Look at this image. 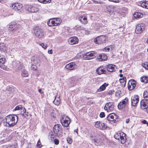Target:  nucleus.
Wrapping results in <instances>:
<instances>
[{
  "instance_id": "nucleus-24",
  "label": "nucleus",
  "mask_w": 148,
  "mask_h": 148,
  "mask_svg": "<svg viewBox=\"0 0 148 148\" xmlns=\"http://www.w3.org/2000/svg\"><path fill=\"white\" fill-rule=\"evenodd\" d=\"M98 59L100 61H102L106 60L108 58L106 55L104 54H100L98 57Z\"/></svg>"
},
{
  "instance_id": "nucleus-42",
  "label": "nucleus",
  "mask_w": 148,
  "mask_h": 148,
  "mask_svg": "<svg viewBox=\"0 0 148 148\" xmlns=\"http://www.w3.org/2000/svg\"><path fill=\"white\" fill-rule=\"evenodd\" d=\"M37 146L39 147V148H40L42 147V145L40 140H39L37 144Z\"/></svg>"
},
{
  "instance_id": "nucleus-41",
  "label": "nucleus",
  "mask_w": 148,
  "mask_h": 148,
  "mask_svg": "<svg viewBox=\"0 0 148 148\" xmlns=\"http://www.w3.org/2000/svg\"><path fill=\"white\" fill-rule=\"evenodd\" d=\"M22 108V106L21 105H19L17 106H16L15 108L14 109V110L15 111L17 110H21V109Z\"/></svg>"
},
{
  "instance_id": "nucleus-13",
  "label": "nucleus",
  "mask_w": 148,
  "mask_h": 148,
  "mask_svg": "<svg viewBox=\"0 0 148 148\" xmlns=\"http://www.w3.org/2000/svg\"><path fill=\"white\" fill-rule=\"evenodd\" d=\"M12 8L14 9L16 11L21 12L23 10V5L20 3H15L12 5Z\"/></svg>"
},
{
  "instance_id": "nucleus-33",
  "label": "nucleus",
  "mask_w": 148,
  "mask_h": 148,
  "mask_svg": "<svg viewBox=\"0 0 148 148\" xmlns=\"http://www.w3.org/2000/svg\"><path fill=\"white\" fill-rule=\"evenodd\" d=\"M141 6L143 8L148 9V1H145L141 4Z\"/></svg>"
},
{
  "instance_id": "nucleus-28",
  "label": "nucleus",
  "mask_w": 148,
  "mask_h": 148,
  "mask_svg": "<svg viewBox=\"0 0 148 148\" xmlns=\"http://www.w3.org/2000/svg\"><path fill=\"white\" fill-rule=\"evenodd\" d=\"M54 18L50 19L47 22V24L49 26H55Z\"/></svg>"
},
{
  "instance_id": "nucleus-10",
  "label": "nucleus",
  "mask_w": 148,
  "mask_h": 148,
  "mask_svg": "<svg viewBox=\"0 0 148 148\" xmlns=\"http://www.w3.org/2000/svg\"><path fill=\"white\" fill-rule=\"evenodd\" d=\"M145 25L144 24H138L136 26L135 32L137 34L141 33L144 30Z\"/></svg>"
},
{
  "instance_id": "nucleus-26",
  "label": "nucleus",
  "mask_w": 148,
  "mask_h": 148,
  "mask_svg": "<svg viewBox=\"0 0 148 148\" xmlns=\"http://www.w3.org/2000/svg\"><path fill=\"white\" fill-rule=\"evenodd\" d=\"M126 78L125 77H123L122 78L119 79V81L122 86L125 87L126 83Z\"/></svg>"
},
{
  "instance_id": "nucleus-43",
  "label": "nucleus",
  "mask_w": 148,
  "mask_h": 148,
  "mask_svg": "<svg viewBox=\"0 0 148 148\" xmlns=\"http://www.w3.org/2000/svg\"><path fill=\"white\" fill-rule=\"evenodd\" d=\"M66 139L67 141L69 143L71 144L72 143V140L70 138L68 137Z\"/></svg>"
},
{
  "instance_id": "nucleus-60",
  "label": "nucleus",
  "mask_w": 148,
  "mask_h": 148,
  "mask_svg": "<svg viewBox=\"0 0 148 148\" xmlns=\"http://www.w3.org/2000/svg\"><path fill=\"white\" fill-rule=\"evenodd\" d=\"M78 129L77 128L76 130H74V132H76L77 133V134H78Z\"/></svg>"
},
{
  "instance_id": "nucleus-18",
  "label": "nucleus",
  "mask_w": 148,
  "mask_h": 148,
  "mask_svg": "<svg viewBox=\"0 0 148 148\" xmlns=\"http://www.w3.org/2000/svg\"><path fill=\"white\" fill-rule=\"evenodd\" d=\"M77 66L73 62H71L66 64L65 67L66 69L68 70H72L76 69Z\"/></svg>"
},
{
  "instance_id": "nucleus-3",
  "label": "nucleus",
  "mask_w": 148,
  "mask_h": 148,
  "mask_svg": "<svg viewBox=\"0 0 148 148\" xmlns=\"http://www.w3.org/2000/svg\"><path fill=\"white\" fill-rule=\"evenodd\" d=\"M126 134L123 132H120L116 133L114 135V138L119 140L122 144L124 143L126 141Z\"/></svg>"
},
{
  "instance_id": "nucleus-29",
  "label": "nucleus",
  "mask_w": 148,
  "mask_h": 148,
  "mask_svg": "<svg viewBox=\"0 0 148 148\" xmlns=\"http://www.w3.org/2000/svg\"><path fill=\"white\" fill-rule=\"evenodd\" d=\"M140 80L142 82L145 83H148V77L146 76H144L141 77L140 78Z\"/></svg>"
},
{
  "instance_id": "nucleus-4",
  "label": "nucleus",
  "mask_w": 148,
  "mask_h": 148,
  "mask_svg": "<svg viewBox=\"0 0 148 148\" xmlns=\"http://www.w3.org/2000/svg\"><path fill=\"white\" fill-rule=\"evenodd\" d=\"M34 33L36 36L39 38L43 37L45 35L43 30L38 27H36L34 28Z\"/></svg>"
},
{
  "instance_id": "nucleus-38",
  "label": "nucleus",
  "mask_w": 148,
  "mask_h": 148,
  "mask_svg": "<svg viewBox=\"0 0 148 148\" xmlns=\"http://www.w3.org/2000/svg\"><path fill=\"white\" fill-rule=\"evenodd\" d=\"M142 66L146 69L148 70V63L147 62H145L142 64Z\"/></svg>"
},
{
  "instance_id": "nucleus-15",
  "label": "nucleus",
  "mask_w": 148,
  "mask_h": 148,
  "mask_svg": "<svg viewBox=\"0 0 148 148\" xmlns=\"http://www.w3.org/2000/svg\"><path fill=\"white\" fill-rule=\"evenodd\" d=\"M106 37L104 36L98 37L94 40V42L96 44H101L103 43L106 40Z\"/></svg>"
},
{
  "instance_id": "nucleus-59",
  "label": "nucleus",
  "mask_w": 148,
  "mask_h": 148,
  "mask_svg": "<svg viewBox=\"0 0 148 148\" xmlns=\"http://www.w3.org/2000/svg\"><path fill=\"white\" fill-rule=\"evenodd\" d=\"M38 92H40L41 94H42L43 93V92L42 91V90L41 89H40L38 90Z\"/></svg>"
},
{
  "instance_id": "nucleus-45",
  "label": "nucleus",
  "mask_w": 148,
  "mask_h": 148,
  "mask_svg": "<svg viewBox=\"0 0 148 148\" xmlns=\"http://www.w3.org/2000/svg\"><path fill=\"white\" fill-rule=\"evenodd\" d=\"M21 114H22L23 116L25 118H27V116H28L29 114L28 112H27V114L25 113H21Z\"/></svg>"
},
{
  "instance_id": "nucleus-32",
  "label": "nucleus",
  "mask_w": 148,
  "mask_h": 148,
  "mask_svg": "<svg viewBox=\"0 0 148 148\" xmlns=\"http://www.w3.org/2000/svg\"><path fill=\"white\" fill-rule=\"evenodd\" d=\"M55 26L59 25L61 22V19L60 18H54Z\"/></svg>"
},
{
  "instance_id": "nucleus-25",
  "label": "nucleus",
  "mask_w": 148,
  "mask_h": 148,
  "mask_svg": "<svg viewBox=\"0 0 148 148\" xmlns=\"http://www.w3.org/2000/svg\"><path fill=\"white\" fill-rule=\"evenodd\" d=\"M134 18L136 19L142 18L143 17V14L139 12L135 13L133 15Z\"/></svg>"
},
{
  "instance_id": "nucleus-23",
  "label": "nucleus",
  "mask_w": 148,
  "mask_h": 148,
  "mask_svg": "<svg viewBox=\"0 0 148 148\" xmlns=\"http://www.w3.org/2000/svg\"><path fill=\"white\" fill-rule=\"evenodd\" d=\"M79 21L85 25L87 23V18L86 17L84 16H81L79 18Z\"/></svg>"
},
{
  "instance_id": "nucleus-63",
  "label": "nucleus",
  "mask_w": 148,
  "mask_h": 148,
  "mask_svg": "<svg viewBox=\"0 0 148 148\" xmlns=\"http://www.w3.org/2000/svg\"><path fill=\"white\" fill-rule=\"evenodd\" d=\"M119 76H120V77H123V74H120V75H119Z\"/></svg>"
},
{
  "instance_id": "nucleus-39",
  "label": "nucleus",
  "mask_w": 148,
  "mask_h": 148,
  "mask_svg": "<svg viewBox=\"0 0 148 148\" xmlns=\"http://www.w3.org/2000/svg\"><path fill=\"white\" fill-rule=\"evenodd\" d=\"M75 27L77 30H83L84 29V27L81 25H77L75 26Z\"/></svg>"
},
{
  "instance_id": "nucleus-14",
  "label": "nucleus",
  "mask_w": 148,
  "mask_h": 148,
  "mask_svg": "<svg viewBox=\"0 0 148 148\" xmlns=\"http://www.w3.org/2000/svg\"><path fill=\"white\" fill-rule=\"evenodd\" d=\"M139 100L138 96L137 95H134L131 97V105L134 106H136L138 103Z\"/></svg>"
},
{
  "instance_id": "nucleus-50",
  "label": "nucleus",
  "mask_w": 148,
  "mask_h": 148,
  "mask_svg": "<svg viewBox=\"0 0 148 148\" xmlns=\"http://www.w3.org/2000/svg\"><path fill=\"white\" fill-rule=\"evenodd\" d=\"M31 68L33 70H35L36 69V66L35 65H32V66H31Z\"/></svg>"
},
{
  "instance_id": "nucleus-27",
  "label": "nucleus",
  "mask_w": 148,
  "mask_h": 148,
  "mask_svg": "<svg viewBox=\"0 0 148 148\" xmlns=\"http://www.w3.org/2000/svg\"><path fill=\"white\" fill-rule=\"evenodd\" d=\"M60 100L59 97H57L56 96L53 102L55 105L58 106L60 104Z\"/></svg>"
},
{
  "instance_id": "nucleus-12",
  "label": "nucleus",
  "mask_w": 148,
  "mask_h": 148,
  "mask_svg": "<svg viewBox=\"0 0 148 148\" xmlns=\"http://www.w3.org/2000/svg\"><path fill=\"white\" fill-rule=\"evenodd\" d=\"M118 116L117 115L113 113L108 115L107 116V118L108 121L115 123L116 122V119L118 118Z\"/></svg>"
},
{
  "instance_id": "nucleus-61",
  "label": "nucleus",
  "mask_w": 148,
  "mask_h": 148,
  "mask_svg": "<svg viewBox=\"0 0 148 148\" xmlns=\"http://www.w3.org/2000/svg\"><path fill=\"white\" fill-rule=\"evenodd\" d=\"M129 122V119H127L126 120V122L127 123H128Z\"/></svg>"
},
{
  "instance_id": "nucleus-53",
  "label": "nucleus",
  "mask_w": 148,
  "mask_h": 148,
  "mask_svg": "<svg viewBox=\"0 0 148 148\" xmlns=\"http://www.w3.org/2000/svg\"><path fill=\"white\" fill-rule=\"evenodd\" d=\"M110 50V49L109 48H107V47H105L103 50V51H109Z\"/></svg>"
},
{
  "instance_id": "nucleus-1",
  "label": "nucleus",
  "mask_w": 148,
  "mask_h": 148,
  "mask_svg": "<svg viewBox=\"0 0 148 148\" xmlns=\"http://www.w3.org/2000/svg\"><path fill=\"white\" fill-rule=\"evenodd\" d=\"M18 116L16 114L9 115L5 117L4 121H5L6 125L8 127L14 126L18 122Z\"/></svg>"
},
{
  "instance_id": "nucleus-21",
  "label": "nucleus",
  "mask_w": 148,
  "mask_h": 148,
  "mask_svg": "<svg viewBox=\"0 0 148 148\" xmlns=\"http://www.w3.org/2000/svg\"><path fill=\"white\" fill-rule=\"evenodd\" d=\"M97 73L99 75L101 74H105L106 72V70L104 69L103 66H100L97 68L96 69Z\"/></svg>"
},
{
  "instance_id": "nucleus-40",
  "label": "nucleus",
  "mask_w": 148,
  "mask_h": 148,
  "mask_svg": "<svg viewBox=\"0 0 148 148\" xmlns=\"http://www.w3.org/2000/svg\"><path fill=\"white\" fill-rule=\"evenodd\" d=\"M114 91L112 90H110L107 92L106 94L107 95H111L114 94Z\"/></svg>"
},
{
  "instance_id": "nucleus-30",
  "label": "nucleus",
  "mask_w": 148,
  "mask_h": 148,
  "mask_svg": "<svg viewBox=\"0 0 148 148\" xmlns=\"http://www.w3.org/2000/svg\"><path fill=\"white\" fill-rule=\"evenodd\" d=\"M6 48L5 45L4 43L0 44V51L3 52H5L6 51Z\"/></svg>"
},
{
  "instance_id": "nucleus-9",
  "label": "nucleus",
  "mask_w": 148,
  "mask_h": 148,
  "mask_svg": "<svg viewBox=\"0 0 148 148\" xmlns=\"http://www.w3.org/2000/svg\"><path fill=\"white\" fill-rule=\"evenodd\" d=\"M25 9L28 11L32 13H35L38 12L39 8L37 6H34L32 5H26Z\"/></svg>"
},
{
  "instance_id": "nucleus-54",
  "label": "nucleus",
  "mask_w": 148,
  "mask_h": 148,
  "mask_svg": "<svg viewBox=\"0 0 148 148\" xmlns=\"http://www.w3.org/2000/svg\"><path fill=\"white\" fill-rule=\"evenodd\" d=\"M84 33L86 35H88L90 34L89 31L87 30H85Z\"/></svg>"
},
{
  "instance_id": "nucleus-8",
  "label": "nucleus",
  "mask_w": 148,
  "mask_h": 148,
  "mask_svg": "<svg viewBox=\"0 0 148 148\" xmlns=\"http://www.w3.org/2000/svg\"><path fill=\"white\" fill-rule=\"evenodd\" d=\"M147 100H142L140 102V107L141 109L146 112H148V103Z\"/></svg>"
},
{
  "instance_id": "nucleus-20",
  "label": "nucleus",
  "mask_w": 148,
  "mask_h": 148,
  "mask_svg": "<svg viewBox=\"0 0 148 148\" xmlns=\"http://www.w3.org/2000/svg\"><path fill=\"white\" fill-rule=\"evenodd\" d=\"M116 68V66L112 64H109L107 65L106 67L107 70L109 72L115 71Z\"/></svg>"
},
{
  "instance_id": "nucleus-35",
  "label": "nucleus",
  "mask_w": 148,
  "mask_h": 148,
  "mask_svg": "<svg viewBox=\"0 0 148 148\" xmlns=\"http://www.w3.org/2000/svg\"><path fill=\"white\" fill-rule=\"evenodd\" d=\"M143 95L145 99L147 100L148 101V90H145L144 91Z\"/></svg>"
},
{
  "instance_id": "nucleus-7",
  "label": "nucleus",
  "mask_w": 148,
  "mask_h": 148,
  "mask_svg": "<svg viewBox=\"0 0 148 148\" xmlns=\"http://www.w3.org/2000/svg\"><path fill=\"white\" fill-rule=\"evenodd\" d=\"M96 56V53L93 51L88 52L83 56L85 60H90L94 58Z\"/></svg>"
},
{
  "instance_id": "nucleus-46",
  "label": "nucleus",
  "mask_w": 148,
  "mask_h": 148,
  "mask_svg": "<svg viewBox=\"0 0 148 148\" xmlns=\"http://www.w3.org/2000/svg\"><path fill=\"white\" fill-rule=\"evenodd\" d=\"M54 143L55 144L58 145L59 143V140L57 139H55L54 140Z\"/></svg>"
},
{
  "instance_id": "nucleus-22",
  "label": "nucleus",
  "mask_w": 148,
  "mask_h": 148,
  "mask_svg": "<svg viewBox=\"0 0 148 148\" xmlns=\"http://www.w3.org/2000/svg\"><path fill=\"white\" fill-rule=\"evenodd\" d=\"M17 24L15 22H12L11 23L10 25H9L8 29L10 31H12L16 28Z\"/></svg>"
},
{
  "instance_id": "nucleus-48",
  "label": "nucleus",
  "mask_w": 148,
  "mask_h": 148,
  "mask_svg": "<svg viewBox=\"0 0 148 148\" xmlns=\"http://www.w3.org/2000/svg\"><path fill=\"white\" fill-rule=\"evenodd\" d=\"M97 134L95 135L94 136H91V139L93 140V141L94 142V139H97Z\"/></svg>"
},
{
  "instance_id": "nucleus-51",
  "label": "nucleus",
  "mask_w": 148,
  "mask_h": 148,
  "mask_svg": "<svg viewBox=\"0 0 148 148\" xmlns=\"http://www.w3.org/2000/svg\"><path fill=\"white\" fill-rule=\"evenodd\" d=\"M142 123L144 124H147V126H148V122H147L146 120H144L142 121Z\"/></svg>"
},
{
  "instance_id": "nucleus-11",
  "label": "nucleus",
  "mask_w": 148,
  "mask_h": 148,
  "mask_svg": "<svg viewBox=\"0 0 148 148\" xmlns=\"http://www.w3.org/2000/svg\"><path fill=\"white\" fill-rule=\"evenodd\" d=\"M114 106L113 102H109L106 103L104 107V109L105 110H107L108 112L112 111L114 109Z\"/></svg>"
},
{
  "instance_id": "nucleus-16",
  "label": "nucleus",
  "mask_w": 148,
  "mask_h": 148,
  "mask_svg": "<svg viewBox=\"0 0 148 148\" xmlns=\"http://www.w3.org/2000/svg\"><path fill=\"white\" fill-rule=\"evenodd\" d=\"M136 82L134 80H130L128 82V88L129 90H133L136 86Z\"/></svg>"
},
{
  "instance_id": "nucleus-55",
  "label": "nucleus",
  "mask_w": 148,
  "mask_h": 148,
  "mask_svg": "<svg viewBox=\"0 0 148 148\" xmlns=\"http://www.w3.org/2000/svg\"><path fill=\"white\" fill-rule=\"evenodd\" d=\"M8 148H16L14 145H11L9 146Z\"/></svg>"
},
{
  "instance_id": "nucleus-37",
  "label": "nucleus",
  "mask_w": 148,
  "mask_h": 148,
  "mask_svg": "<svg viewBox=\"0 0 148 148\" xmlns=\"http://www.w3.org/2000/svg\"><path fill=\"white\" fill-rule=\"evenodd\" d=\"M38 1L41 3H50L51 2V0H38Z\"/></svg>"
},
{
  "instance_id": "nucleus-57",
  "label": "nucleus",
  "mask_w": 148,
  "mask_h": 148,
  "mask_svg": "<svg viewBox=\"0 0 148 148\" xmlns=\"http://www.w3.org/2000/svg\"><path fill=\"white\" fill-rule=\"evenodd\" d=\"M39 45L41 46L42 47H43V45H44V43H43L39 42Z\"/></svg>"
},
{
  "instance_id": "nucleus-52",
  "label": "nucleus",
  "mask_w": 148,
  "mask_h": 148,
  "mask_svg": "<svg viewBox=\"0 0 148 148\" xmlns=\"http://www.w3.org/2000/svg\"><path fill=\"white\" fill-rule=\"evenodd\" d=\"M110 1H111L115 3H118L119 2L120 0H109Z\"/></svg>"
},
{
  "instance_id": "nucleus-2",
  "label": "nucleus",
  "mask_w": 148,
  "mask_h": 148,
  "mask_svg": "<svg viewBox=\"0 0 148 148\" xmlns=\"http://www.w3.org/2000/svg\"><path fill=\"white\" fill-rule=\"evenodd\" d=\"M62 128L61 125L59 124H56L53 127V133H50L52 137V136L60 137L62 136Z\"/></svg>"
},
{
  "instance_id": "nucleus-64",
  "label": "nucleus",
  "mask_w": 148,
  "mask_h": 148,
  "mask_svg": "<svg viewBox=\"0 0 148 148\" xmlns=\"http://www.w3.org/2000/svg\"><path fill=\"white\" fill-rule=\"evenodd\" d=\"M122 71V70L121 69V70H119V72H120V73H121Z\"/></svg>"
},
{
  "instance_id": "nucleus-5",
  "label": "nucleus",
  "mask_w": 148,
  "mask_h": 148,
  "mask_svg": "<svg viewBox=\"0 0 148 148\" xmlns=\"http://www.w3.org/2000/svg\"><path fill=\"white\" fill-rule=\"evenodd\" d=\"M60 121L62 125L64 127H68L70 123V119L68 116L65 115L62 116L61 118Z\"/></svg>"
},
{
  "instance_id": "nucleus-31",
  "label": "nucleus",
  "mask_w": 148,
  "mask_h": 148,
  "mask_svg": "<svg viewBox=\"0 0 148 148\" xmlns=\"http://www.w3.org/2000/svg\"><path fill=\"white\" fill-rule=\"evenodd\" d=\"M108 85V84H106L105 83L101 86L98 89V90L99 91H101L104 90L106 87Z\"/></svg>"
},
{
  "instance_id": "nucleus-34",
  "label": "nucleus",
  "mask_w": 148,
  "mask_h": 148,
  "mask_svg": "<svg viewBox=\"0 0 148 148\" xmlns=\"http://www.w3.org/2000/svg\"><path fill=\"white\" fill-rule=\"evenodd\" d=\"M97 139H94V143L96 145H97L98 144V143L100 142L101 140L100 139V136L98 134H97Z\"/></svg>"
},
{
  "instance_id": "nucleus-44",
  "label": "nucleus",
  "mask_w": 148,
  "mask_h": 148,
  "mask_svg": "<svg viewBox=\"0 0 148 148\" xmlns=\"http://www.w3.org/2000/svg\"><path fill=\"white\" fill-rule=\"evenodd\" d=\"M18 69L22 71L23 69V70H24L23 69L24 68V66L22 64H20V66H19L18 67Z\"/></svg>"
},
{
  "instance_id": "nucleus-58",
  "label": "nucleus",
  "mask_w": 148,
  "mask_h": 148,
  "mask_svg": "<svg viewBox=\"0 0 148 148\" xmlns=\"http://www.w3.org/2000/svg\"><path fill=\"white\" fill-rule=\"evenodd\" d=\"M48 53H49V54H52V50H49L48 51Z\"/></svg>"
},
{
  "instance_id": "nucleus-19",
  "label": "nucleus",
  "mask_w": 148,
  "mask_h": 148,
  "mask_svg": "<svg viewBox=\"0 0 148 148\" xmlns=\"http://www.w3.org/2000/svg\"><path fill=\"white\" fill-rule=\"evenodd\" d=\"M79 41L77 38L74 37L70 38L68 40L69 43L71 45H74L77 44Z\"/></svg>"
},
{
  "instance_id": "nucleus-49",
  "label": "nucleus",
  "mask_w": 148,
  "mask_h": 148,
  "mask_svg": "<svg viewBox=\"0 0 148 148\" xmlns=\"http://www.w3.org/2000/svg\"><path fill=\"white\" fill-rule=\"evenodd\" d=\"M105 116L104 113L103 112H101L100 114V116L101 118H103Z\"/></svg>"
},
{
  "instance_id": "nucleus-6",
  "label": "nucleus",
  "mask_w": 148,
  "mask_h": 148,
  "mask_svg": "<svg viewBox=\"0 0 148 148\" xmlns=\"http://www.w3.org/2000/svg\"><path fill=\"white\" fill-rule=\"evenodd\" d=\"M128 99L127 97H125L124 99L122 100L118 104V108L119 109L121 110L127 106L129 104Z\"/></svg>"
},
{
  "instance_id": "nucleus-36",
  "label": "nucleus",
  "mask_w": 148,
  "mask_h": 148,
  "mask_svg": "<svg viewBox=\"0 0 148 148\" xmlns=\"http://www.w3.org/2000/svg\"><path fill=\"white\" fill-rule=\"evenodd\" d=\"M22 72L21 73V75L23 77H27L28 76V74L27 71L24 69L23 71H22Z\"/></svg>"
},
{
  "instance_id": "nucleus-17",
  "label": "nucleus",
  "mask_w": 148,
  "mask_h": 148,
  "mask_svg": "<svg viewBox=\"0 0 148 148\" xmlns=\"http://www.w3.org/2000/svg\"><path fill=\"white\" fill-rule=\"evenodd\" d=\"M95 126L96 127L99 128L100 129L103 130L106 128L105 124L99 121H97L95 123Z\"/></svg>"
},
{
  "instance_id": "nucleus-47",
  "label": "nucleus",
  "mask_w": 148,
  "mask_h": 148,
  "mask_svg": "<svg viewBox=\"0 0 148 148\" xmlns=\"http://www.w3.org/2000/svg\"><path fill=\"white\" fill-rule=\"evenodd\" d=\"M21 110H22L21 112V113H26V110L24 108L22 107V108L21 109Z\"/></svg>"
},
{
  "instance_id": "nucleus-62",
  "label": "nucleus",
  "mask_w": 148,
  "mask_h": 148,
  "mask_svg": "<svg viewBox=\"0 0 148 148\" xmlns=\"http://www.w3.org/2000/svg\"><path fill=\"white\" fill-rule=\"evenodd\" d=\"M34 63L35 64H37L38 63V62L35 61V59H34Z\"/></svg>"
},
{
  "instance_id": "nucleus-56",
  "label": "nucleus",
  "mask_w": 148,
  "mask_h": 148,
  "mask_svg": "<svg viewBox=\"0 0 148 148\" xmlns=\"http://www.w3.org/2000/svg\"><path fill=\"white\" fill-rule=\"evenodd\" d=\"M47 47V45H45V44H44V45H43V47H42L44 49H46Z\"/></svg>"
}]
</instances>
